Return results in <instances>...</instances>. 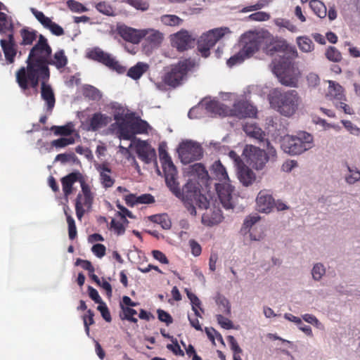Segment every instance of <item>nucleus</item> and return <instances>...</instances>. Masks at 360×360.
I'll use <instances>...</instances> for the list:
<instances>
[{"instance_id":"obj_1","label":"nucleus","mask_w":360,"mask_h":360,"mask_svg":"<svg viewBox=\"0 0 360 360\" xmlns=\"http://www.w3.org/2000/svg\"><path fill=\"white\" fill-rule=\"evenodd\" d=\"M52 49L46 38L42 34L37 43L31 49L26 60L27 66L21 67L15 72V80L21 91L25 94L30 88L36 89L40 77L49 79L50 71L48 60L51 56Z\"/></svg>"},{"instance_id":"obj_2","label":"nucleus","mask_w":360,"mask_h":360,"mask_svg":"<svg viewBox=\"0 0 360 360\" xmlns=\"http://www.w3.org/2000/svg\"><path fill=\"white\" fill-rule=\"evenodd\" d=\"M268 100L272 109L287 117L295 115L302 103V98L297 91H282L278 88L270 91Z\"/></svg>"},{"instance_id":"obj_3","label":"nucleus","mask_w":360,"mask_h":360,"mask_svg":"<svg viewBox=\"0 0 360 360\" xmlns=\"http://www.w3.org/2000/svg\"><path fill=\"white\" fill-rule=\"evenodd\" d=\"M173 194L182 200L192 216L196 215V206L200 209H207L210 205L207 197L200 193L199 188L191 181H188L182 190L179 188V194Z\"/></svg>"},{"instance_id":"obj_4","label":"nucleus","mask_w":360,"mask_h":360,"mask_svg":"<svg viewBox=\"0 0 360 360\" xmlns=\"http://www.w3.org/2000/svg\"><path fill=\"white\" fill-rule=\"evenodd\" d=\"M294 59L287 58L272 61V71L278 78L279 82L286 86H296L300 76V71L292 62Z\"/></svg>"},{"instance_id":"obj_5","label":"nucleus","mask_w":360,"mask_h":360,"mask_svg":"<svg viewBox=\"0 0 360 360\" xmlns=\"http://www.w3.org/2000/svg\"><path fill=\"white\" fill-rule=\"evenodd\" d=\"M312 146L313 136L306 131H300L295 136L286 135L281 143L284 152L292 155L301 154Z\"/></svg>"},{"instance_id":"obj_6","label":"nucleus","mask_w":360,"mask_h":360,"mask_svg":"<svg viewBox=\"0 0 360 360\" xmlns=\"http://www.w3.org/2000/svg\"><path fill=\"white\" fill-rule=\"evenodd\" d=\"M195 65L194 60L186 58L171 65L166 71L163 82L165 84L176 88L181 85L189 71Z\"/></svg>"},{"instance_id":"obj_7","label":"nucleus","mask_w":360,"mask_h":360,"mask_svg":"<svg viewBox=\"0 0 360 360\" xmlns=\"http://www.w3.org/2000/svg\"><path fill=\"white\" fill-rule=\"evenodd\" d=\"M159 158L165 174V183L172 193L179 194V185L176 180L177 171L171 157L167 152V145L161 143L158 148Z\"/></svg>"},{"instance_id":"obj_8","label":"nucleus","mask_w":360,"mask_h":360,"mask_svg":"<svg viewBox=\"0 0 360 360\" xmlns=\"http://www.w3.org/2000/svg\"><path fill=\"white\" fill-rule=\"evenodd\" d=\"M126 125H121V132L118 137L120 139L131 140L136 134H148L150 128L149 124L139 117L135 116V113L131 115Z\"/></svg>"},{"instance_id":"obj_9","label":"nucleus","mask_w":360,"mask_h":360,"mask_svg":"<svg viewBox=\"0 0 360 360\" xmlns=\"http://www.w3.org/2000/svg\"><path fill=\"white\" fill-rule=\"evenodd\" d=\"M263 33L259 32L249 31L241 35L240 39V50L248 58L252 57L259 51L262 44L265 42Z\"/></svg>"},{"instance_id":"obj_10","label":"nucleus","mask_w":360,"mask_h":360,"mask_svg":"<svg viewBox=\"0 0 360 360\" xmlns=\"http://www.w3.org/2000/svg\"><path fill=\"white\" fill-rule=\"evenodd\" d=\"M228 28H216L200 36L198 40V51L202 57L207 58L210 54V49L221 39Z\"/></svg>"},{"instance_id":"obj_11","label":"nucleus","mask_w":360,"mask_h":360,"mask_svg":"<svg viewBox=\"0 0 360 360\" xmlns=\"http://www.w3.org/2000/svg\"><path fill=\"white\" fill-rule=\"evenodd\" d=\"M89 59L97 61L119 74L126 72V68L121 65L111 54L104 52L99 48H94L87 53Z\"/></svg>"},{"instance_id":"obj_12","label":"nucleus","mask_w":360,"mask_h":360,"mask_svg":"<svg viewBox=\"0 0 360 360\" xmlns=\"http://www.w3.org/2000/svg\"><path fill=\"white\" fill-rule=\"evenodd\" d=\"M178 153L184 164H188L200 160L203 155L201 146L192 141H186L181 143L178 148Z\"/></svg>"},{"instance_id":"obj_13","label":"nucleus","mask_w":360,"mask_h":360,"mask_svg":"<svg viewBox=\"0 0 360 360\" xmlns=\"http://www.w3.org/2000/svg\"><path fill=\"white\" fill-rule=\"evenodd\" d=\"M247 162L255 169H262L269 160L264 150L252 145H248L243 150Z\"/></svg>"},{"instance_id":"obj_14","label":"nucleus","mask_w":360,"mask_h":360,"mask_svg":"<svg viewBox=\"0 0 360 360\" xmlns=\"http://www.w3.org/2000/svg\"><path fill=\"white\" fill-rule=\"evenodd\" d=\"M266 53L271 56L276 55L277 60H285L287 58L295 59L298 53L295 46L289 45L285 41H276L272 43Z\"/></svg>"},{"instance_id":"obj_15","label":"nucleus","mask_w":360,"mask_h":360,"mask_svg":"<svg viewBox=\"0 0 360 360\" xmlns=\"http://www.w3.org/2000/svg\"><path fill=\"white\" fill-rule=\"evenodd\" d=\"M82 193H79L75 199V212L77 217L81 220L85 213L84 207L90 208L94 201V193L88 184L82 185Z\"/></svg>"},{"instance_id":"obj_16","label":"nucleus","mask_w":360,"mask_h":360,"mask_svg":"<svg viewBox=\"0 0 360 360\" xmlns=\"http://www.w3.org/2000/svg\"><path fill=\"white\" fill-rule=\"evenodd\" d=\"M257 112V108L245 101L235 103L231 108H229V116L236 117L238 119L254 117Z\"/></svg>"},{"instance_id":"obj_17","label":"nucleus","mask_w":360,"mask_h":360,"mask_svg":"<svg viewBox=\"0 0 360 360\" xmlns=\"http://www.w3.org/2000/svg\"><path fill=\"white\" fill-rule=\"evenodd\" d=\"M135 148L138 158L142 162L145 164L154 162L158 166L156 151L147 141L139 140Z\"/></svg>"},{"instance_id":"obj_18","label":"nucleus","mask_w":360,"mask_h":360,"mask_svg":"<svg viewBox=\"0 0 360 360\" xmlns=\"http://www.w3.org/2000/svg\"><path fill=\"white\" fill-rule=\"evenodd\" d=\"M0 45L4 54L6 64H13L15 60V56L18 54L14 34L10 33L6 39H1L0 40Z\"/></svg>"},{"instance_id":"obj_19","label":"nucleus","mask_w":360,"mask_h":360,"mask_svg":"<svg viewBox=\"0 0 360 360\" xmlns=\"http://www.w3.org/2000/svg\"><path fill=\"white\" fill-rule=\"evenodd\" d=\"M60 181L62 184L63 194L66 198H68V196L72 193L73 184L75 182L78 181L80 184L81 187L82 184H86L84 176L79 171L70 173L69 174L63 176Z\"/></svg>"},{"instance_id":"obj_20","label":"nucleus","mask_w":360,"mask_h":360,"mask_svg":"<svg viewBox=\"0 0 360 360\" xmlns=\"http://www.w3.org/2000/svg\"><path fill=\"white\" fill-rule=\"evenodd\" d=\"M216 190L223 207L226 209L233 208L232 194L234 187L230 182L217 184Z\"/></svg>"},{"instance_id":"obj_21","label":"nucleus","mask_w":360,"mask_h":360,"mask_svg":"<svg viewBox=\"0 0 360 360\" xmlns=\"http://www.w3.org/2000/svg\"><path fill=\"white\" fill-rule=\"evenodd\" d=\"M172 44L178 51H183L193 46L194 39L187 31H181L173 35Z\"/></svg>"},{"instance_id":"obj_22","label":"nucleus","mask_w":360,"mask_h":360,"mask_svg":"<svg viewBox=\"0 0 360 360\" xmlns=\"http://www.w3.org/2000/svg\"><path fill=\"white\" fill-rule=\"evenodd\" d=\"M49 79L40 77L41 97L46 103L47 110L52 112L56 103V97L53 88L47 84Z\"/></svg>"},{"instance_id":"obj_23","label":"nucleus","mask_w":360,"mask_h":360,"mask_svg":"<svg viewBox=\"0 0 360 360\" xmlns=\"http://www.w3.org/2000/svg\"><path fill=\"white\" fill-rule=\"evenodd\" d=\"M117 34L126 41L139 44L141 40V30H136L125 25H118Z\"/></svg>"},{"instance_id":"obj_24","label":"nucleus","mask_w":360,"mask_h":360,"mask_svg":"<svg viewBox=\"0 0 360 360\" xmlns=\"http://www.w3.org/2000/svg\"><path fill=\"white\" fill-rule=\"evenodd\" d=\"M258 210L261 212H270L274 207V199L265 191H261L256 199Z\"/></svg>"},{"instance_id":"obj_25","label":"nucleus","mask_w":360,"mask_h":360,"mask_svg":"<svg viewBox=\"0 0 360 360\" xmlns=\"http://www.w3.org/2000/svg\"><path fill=\"white\" fill-rule=\"evenodd\" d=\"M134 112H128V111L126 112V110L121 106L115 108L114 112V120L115 122L112 126L116 129L117 136L121 132V125H126L127 122L130 120L129 118L131 117V115H134Z\"/></svg>"},{"instance_id":"obj_26","label":"nucleus","mask_w":360,"mask_h":360,"mask_svg":"<svg viewBox=\"0 0 360 360\" xmlns=\"http://www.w3.org/2000/svg\"><path fill=\"white\" fill-rule=\"evenodd\" d=\"M237 174L240 182L245 186L252 185L256 179L253 171L244 164L238 167Z\"/></svg>"},{"instance_id":"obj_27","label":"nucleus","mask_w":360,"mask_h":360,"mask_svg":"<svg viewBox=\"0 0 360 360\" xmlns=\"http://www.w3.org/2000/svg\"><path fill=\"white\" fill-rule=\"evenodd\" d=\"M141 32V39L144 38L151 46H159L163 39L162 34L158 30L143 29Z\"/></svg>"},{"instance_id":"obj_28","label":"nucleus","mask_w":360,"mask_h":360,"mask_svg":"<svg viewBox=\"0 0 360 360\" xmlns=\"http://www.w3.org/2000/svg\"><path fill=\"white\" fill-rule=\"evenodd\" d=\"M111 122V118L101 112H96L89 120V129L96 131L99 129L105 127Z\"/></svg>"},{"instance_id":"obj_29","label":"nucleus","mask_w":360,"mask_h":360,"mask_svg":"<svg viewBox=\"0 0 360 360\" xmlns=\"http://www.w3.org/2000/svg\"><path fill=\"white\" fill-rule=\"evenodd\" d=\"M211 172L214 177L221 183L230 182L229 177L224 166L220 160L215 161L211 167Z\"/></svg>"},{"instance_id":"obj_30","label":"nucleus","mask_w":360,"mask_h":360,"mask_svg":"<svg viewBox=\"0 0 360 360\" xmlns=\"http://www.w3.org/2000/svg\"><path fill=\"white\" fill-rule=\"evenodd\" d=\"M205 110L212 114L228 116L229 108L217 101H210L205 103Z\"/></svg>"},{"instance_id":"obj_31","label":"nucleus","mask_w":360,"mask_h":360,"mask_svg":"<svg viewBox=\"0 0 360 360\" xmlns=\"http://www.w3.org/2000/svg\"><path fill=\"white\" fill-rule=\"evenodd\" d=\"M244 131L248 136L255 138L260 141L264 139L265 134L256 124L246 123L243 127Z\"/></svg>"},{"instance_id":"obj_32","label":"nucleus","mask_w":360,"mask_h":360,"mask_svg":"<svg viewBox=\"0 0 360 360\" xmlns=\"http://www.w3.org/2000/svg\"><path fill=\"white\" fill-rule=\"evenodd\" d=\"M67 64L68 58L65 55V51L62 49L56 51L53 58L50 57L48 60V65H54L57 69H62L65 68Z\"/></svg>"},{"instance_id":"obj_33","label":"nucleus","mask_w":360,"mask_h":360,"mask_svg":"<svg viewBox=\"0 0 360 360\" xmlns=\"http://www.w3.org/2000/svg\"><path fill=\"white\" fill-rule=\"evenodd\" d=\"M13 23L11 18L5 13L0 12V34H6L13 33Z\"/></svg>"},{"instance_id":"obj_34","label":"nucleus","mask_w":360,"mask_h":360,"mask_svg":"<svg viewBox=\"0 0 360 360\" xmlns=\"http://www.w3.org/2000/svg\"><path fill=\"white\" fill-rule=\"evenodd\" d=\"M148 64L139 62L129 69L127 76L133 79H138L148 70Z\"/></svg>"},{"instance_id":"obj_35","label":"nucleus","mask_w":360,"mask_h":360,"mask_svg":"<svg viewBox=\"0 0 360 360\" xmlns=\"http://www.w3.org/2000/svg\"><path fill=\"white\" fill-rule=\"evenodd\" d=\"M22 41L20 44L22 46L31 45L37 39V31L31 30L29 27H24L20 30Z\"/></svg>"},{"instance_id":"obj_36","label":"nucleus","mask_w":360,"mask_h":360,"mask_svg":"<svg viewBox=\"0 0 360 360\" xmlns=\"http://www.w3.org/2000/svg\"><path fill=\"white\" fill-rule=\"evenodd\" d=\"M100 179L104 188H108L113 186L115 180L110 176V169L103 165L101 167Z\"/></svg>"},{"instance_id":"obj_37","label":"nucleus","mask_w":360,"mask_h":360,"mask_svg":"<svg viewBox=\"0 0 360 360\" xmlns=\"http://www.w3.org/2000/svg\"><path fill=\"white\" fill-rule=\"evenodd\" d=\"M148 219L160 224L164 229H169L172 226V222L167 214L151 215L148 217Z\"/></svg>"},{"instance_id":"obj_38","label":"nucleus","mask_w":360,"mask_h":360,"mask_svg":"<svg viewBox=\"0 0 360 360\" xmlns=\"http://www.w3.org/2000/svg\"><path fill=\"white\" fill-rule=\"evenodd\" d=\"M309 6L314 13L319 18H323L327 15V8L325 4L319 0H311Z\"/></svg>"},{"instance_id":"obj_39","label":"nucleus","mask_w":360,"mask_h":360,"mask_svg":"<svg viewBox=\"0 0 360 360\" xmlns=\"http://www.w3.org/2000/svg\"><path fill=\"white\" fill-rule=\"evenodd\" d=\"M50 130L56 136H68L73 133L74 128L72 123H68L63 126H52Z\"/></svg>"},{"instance_id":"obj_40","label":"nucleus","mask_w":360,"mask_h":360,"mask_svg":"<svg viewBox=\"0 0 360 360\" xmlns=\"http://www.w3.org/2000/svg\"><path fill=\"white\" fill-rule=\"evenodd\" d=\"M297 44L299 49L303 52H311L314 50V43L311 39L307 37H298Z\"/></svg>"},{"instance_id":"obj_41","label":"nucleus","mask_w":360,"mask_h":360,"mask_svg":"<svg viewBox=\"0 0 360 360\" xmlns=\"http://www.w3.org/2000/svg\"><path fill=\"white\" fill-rule=\"evenodd\" d=\"M82 94L84 97L93 101L98 100L101 97L99 90L91 85H85L83 87Z\"/></svg>"},{"instance_id":"obj_42","label":"nucleus","mask_w":360,"mask_h":360,"mask_svg":"<svg viewBox=\"0 0 360 360\" xmlns=\"http://www.w3.org/2000/svg\"><path fill=\"white\" fill-rule=\"evenodd\" d=\"M328 94L332 97L340 100L343 96V88L339 84L330 81Z\"/></svg>"},{"instance_id":"obj_43","label":"nucleus","mask_w":360,"mask_h":360,"mask_svg":"<svg viewBox=\"0 0 360 360\" xmlns=\"http://www.w3.org/2000/svg\"><path fill=\"white\" fill-rule=\"evenodd\" d=\"M191 173L196 175L199 179H204L208 176L205 167L201 163H195L191 167Z\"/></svg>"},{"instance_id":"obj_44","label":"nucleus","mask_w":360,"mask_h":360,"mask_svg":"<svg viewBox=\"0 0 360 360\" xmlns=\"http://www.w3.org/2000/svg\"><path fill=\"white\" fill-rule=\"evenodd\" d=\"M65 214L66 215L67 223L68 224L69 238L70 240H74L77 237V234L75 219L71 215L68 214L66 211H65Z\"/></svg>"},{"instance_id":"obj_45","label":"nucleus","mask_w":360,"mask_h":360,"mask_svg":"<svg viewBox=\"0 0 360 360\" xmlns=\"http://www.w3.org/2000/svg\"><path fill=\"white\" fill-rule=\"evenodd\" d=\"M246 58H248V56H245V53H243L241 50H240L238 53L228 59L226 64L229 68H232L236 65L240 64Z\"/></svg>"},{"instance_id":"obj_46","label":"nucleus","mask_w":360,"mask_h":360,"mask_svg":"<svg viewBox=\"0 0 360 360\" xmlns=\"http://www.w3.org/2000/svg\"><path fill=\"white\" fill-rule=\"evenodd\" d=\"M326 58L333 62H339L342 60L341 53L334 46H330L326 51Z\"/></svg>"},{"instance_id":"obj_47","label":"nucleus","mask_w":360,"mask_h":360,"mask_svg":"<svg viewBox=\"0 0 360 360\" xmlns=\"http://www.w3.org/2000/svg\"><path fill=\"white\" fill-rule=\"evenodd\" d=\"M161 21L166 25L176 26L179 25L182 20L175 15H164L161 17Z\"/></svg>"},{"instance_id":"obj_48","label":"nucleus","mask_w":360,"mask_h":360,"mask_svg":"<svg viewBox=\"0 0 360 360\" xmlns=\"http://www.w3.org/2000/svg\"><path fill=\"white\" fill-rule=\"evenodd\" d=\"M75 139L73 137H62L51 141V146L56 148H64L67 146L73 144Z\"/></svg>"},{"instance_id":"obj_49","label":"nucleus","mask_w":360,"mask_h":360,"mask_svg":"<svg viewBox=\"0 0 360 360\" xmlns=\"http://www.w3.org/2000/svg\"><path fill=\"white\" fill-rule=\"evenodd\" d=\"M120 306L124 314L122 319H127L133 323H136L138 320L136 318L134 317V316L137 314L136 311L132 308L124 307L122 304H120Z\"/></svg>"},{"instance_id":"obj_50","label":"nucleus","mask_w":360,"mask_h":360,"mask_svg":"<svg viewBox=\"0 0 360 360\" xmlns=\"http://www.w3.org/2000/svg\"><path fill=\"white\" fill-rule=\"evenodd\" d=\"M96 8L101 13L106 15H112L114 13L113 8L106 1H101L96 5Z\"/></svg>"},{"instance_id":"obj_51","label":"nucleus","mask_w":360,"mask_h":360,"mask_svg":"<svg viewBox=\"0 0 360 360\" xmlns=\"http://www.w3.org/2000/svg\"><path fill=\"white\" fill-rule=\"evenodd\" d=\"M86 314L83 316L84 326L85 328V331L87 335H89V326L94 323V313L92 310L89 309L86 311Z\"/></svg>"},{"instance_id":"obj_52","label":"nucleus","mask_w":360,"mask_h":360,"mask_svg":"<svg viewBox=\"0 0 360 360\" xmlns=\"http://www.w3.org/2000/svg\"><path fill=\"white\" fill-rule=\"evenodd\" d=\"M341 123L351 134L356 136H360V128L354 124L351 121L342 120Z\"/></svg>"},{"instance_id":"obj_53","label":"nucleus","mask_w":360,"mask_h":360,"mask_svg":"<svg viewBox=\"0 0 360 360\" xmlns=\"http://www.w3.org/2000/svg\"><path fill=\"white\" fill-rule=\"evenodd\" d=\"M157 314L158 319L160 321L165 323L167 326H169L173 323V318L172 316L163 309H158Z\"/></svg>"},{"instance_id":"obj_54","label":"nucleus","mask_w":360,"mask_h":360,"mask_svg":"<svg viewBox=\"0 0 360 360\" xmlns=\"http://www.w3.org/2000/svg\"><path fill=\"white\" fill-rule=\"evenodd\" d=\"M171 341L172 342V344H168L167 345V348L172 351L175 355H179V356H184V351L181 349L178 342H177V340L175 339V338H173V340H171Z\"/></svg>"},{"instance_id":"obj_55","label":"nucleus","mask_w":360,"mask_h":360,"mask_svg":"<svg viewBox=\"0 0 360 360\" xmlns=\"http://www.w3.org/2000/svg\"><path fill=\"white\" fill-rule=\"evenodd\" d=\"M248 18L254 21H266L270 18V15L264 11H258L250 15Z\"/></svg>"},{"instance_id":"obj_56","label":"nucleus","mask_w":360,"mask_h":360,"mask_svg":"<svg viewBox=\"0 0 360 360\" xmlns=\"http://www.w3.org/2000/svg\"><path fill=\"white\" fill-rule=\"evenodd\" d=\"M325 269L322 264H316L313 267L311 274L314 280L319 281L325 274Z\"/></svg>"},{"instance_id":"obj_57","label":"nucleus","mask_w":360,"mask_h":360,"mask_svg":"<svg viewBox=\"0 0 360 360\" xmlns=\"http://www.w3.org/2000/svg\"><path fill=\"white\" fill-rule=\"evenodd\" d=\"M110 229H113L117 235L124 233L126 228L117 219H112L110 222Z\"/></svg>"},{"instance_id":"obj_58","label":"nucleus","mask_w":360,"mask_h":360,"mask_svg":"<svg viewBox=\"0 0 360 360\" xmlns=\"http://www.w3.org/2000/svg\"><path fill=\"white\" fill-rule=\"evenodd\" d=\"M97 309L101 312V314L105 321L107 322H110L112 321L110 313L105 302L99 304L97 307Z\"/></svg>"},{"instance_id":"obj_59","label":"nucleus","mask_w":360,"mask_h":360,"mask_svg":"<svg viewBox=\"0 0 360 360\" xmlns=\"http://www.w3.org/2000/svg\"><path fill=\"white\" fill-rule=\"evenodd\" d=\"M68 8L73 12L82 13L86 11L84 6L81 3L75 1L74 0H69L68 1Z\"/></svg>"},{"instance_id":"obj_60","label":"nucleus","mask_w":360,"mask_h":360,"mask_svg":"<svg viewBox=\"0 0 360 360\" xmlns=\"http://www.w3.org/2000/svg\"><path fill=\"white\" fill-rule=\"evenodd\" d=\"M217 321L223 328L231 329L233 328L232 321L221 314L217 315Z\"/></svg>"},{"instance_id":"obj_61","label":"nucleus","mask_w":360,"mask_h":360,"mask_svg":"<svg viewBox=\"0 0 360 360\" xmlns=\"http://www.w3.org/2000/svg\"><path fill=\"white\" fill-rule=\"evenodd\" d=\"M92 252L98 258L103 257L105 255V246L101 243L95 244L91 248Z\"/></svg>"},{"instance_id":"obj_62","label":"nucleus","mask_w":360,"mask_h":360,"mask_svg":"<svg viewBox=\"0 0 360 360\" xmlns=\"http://www.w3.org/2000/svg\"><path fill=\"white\" fill-rule=\"evenodd\" d=\"M349 171V174L346 176V181L348 184H352L360 180V172L358 170L351 169L349 167L348 168Z\"/></svg>"},{"instance_id":"obj_63","label":"nucleus","mask_w":360,"mask_h":360,"mask_svg":"<svg viewBox=\"0 0 360 360\" xmlns=\"http://www.w3.org/2000/svg\"><path fill=\"white\" fill-rule=\"evenodd\" d=\"M259 219L260 217L257 214L248 216L244 221L243 228L245 229H250Z\"/></svg>"},{"instance_id":"obj_64","label":"nucleus","mask_w":360,"mask_h":360,"mask_svg":"<svg viewBox=\"0 0 360 360\" xmlns=\"http://www.w3.org/2000/svg\"><path fill=\"white\" fill-rule=\"evenodd\" d=\"M227 340L230 345L231 349L233 350V354H242L243 350L238 345L236 340L232 335L227 337Z\"/></svg>"}]
</instances>
